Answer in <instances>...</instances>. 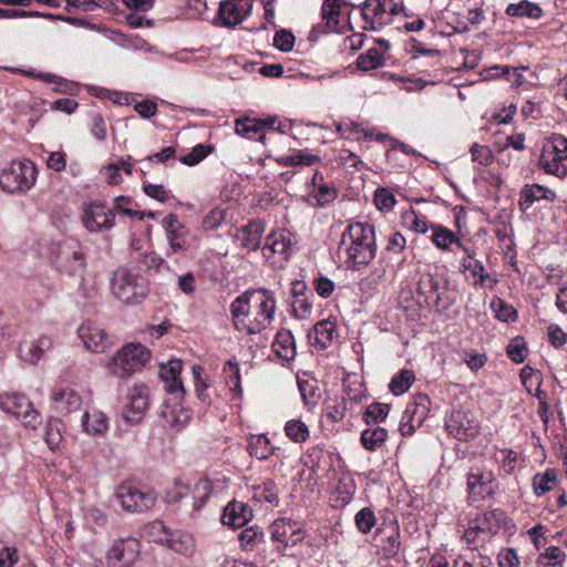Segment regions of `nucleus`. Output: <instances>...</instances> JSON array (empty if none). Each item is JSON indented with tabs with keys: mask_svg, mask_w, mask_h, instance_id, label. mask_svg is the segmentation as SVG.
<instances>
[{
	"mask_svg": "<svg viewBox=\"0 0 567 567\" xmlns=\"http://www.w3.org/2000/svg\"><path fill=\"white\" fill-rule=\"evenodd\" d=\"M339 249L344 250L348 269L359 270L375 257L374 227L368 223L350 224L341 236Z\"/></svg>",
	"mask_w": 567,
	"mask_h": 567,
	"instance_id": "obj_1",
	"label": "nucleus"
},
{
	"mask_svg": "<svg viewBox=\"0 0 567 567\" xmlns=\"http://www.w3.org/2000/svg\"><path fill=\"white\" fill-rule=\"evenodd\" d=\"M113 295L123 303L141 302L148 293L144 278L132 269L121 267L113 272L111 279Z\"/></svg>",
	"mask_w": 567,
	"mask_h": 567,
	"instance_id": "obj_2",
	"label": "nucleus"
},
{
	"mask_svg": "<svg viewBox=\"0 0 567 567\" xmlns=\"http://www.w3.org/2000/svg\"><path fill=\"white\" fill-rule=\"evenodd\" d=\"M567 137L554 133L544 143L538 159L539 167L559 178L567 176Z\"/></svg>",
	"mask_w": 567,
	"mask_h": 567,
	"instance_id": "obj_3",
	"label": "nucleus"
},
{
	"mask_svg": "<svg viewBox=\"0 0 567 567\" xmlns=\"http://www.w3.org/2000/svg\"><path fill=\"white\" fill-rule=\"evenodd\" d=\"M151 357L150 350L141 343H131L116 352L109 362L110 372L117 378H126L140 371Z\"/></svg>",
	"mask_w": 567,
	"mask_h": 567,
	"instance_id": "obj_4",
	"label": "nucleus"
},
{
	"mask_svg": "<svg viewBox=\"0 0 567 567\" xmlns=\"http://www.w3.org/2000/svg\"><path fill=\"white\" fill-rule=\"evenodd\" d=\"M37 168L31 161L11 162L0 174V186L4 192H25L35 182Z\"/></svg>",
	"mask_w": 567,
	"mask_h": 567,
	"instance_id": "obj_5",
	"label": "nucleus"
},
{
	"mask_svg": "<svg viewBox=\"0 0 567 567\" xmlns=\"http://www.w3.org/2000/svg\"><path fill=\"white\" fill-rule=\"evenodd\" d=\"M255 313L250 320L249 334L265 330L274 319L276 301L274 292L267 288L252 289V308Z\"/></svg>",
	"mask_w": 567,
	"mask_h": 567,
	"instance_id": "obj_6",
	"label": "nucleus"
},
{
	"mask_svg": "<svg viewBox=\"0 0 567 567\" xmlns=\"http://www.w3.org/2000/svg\"><path fill=\"white\" fill-rule=\"evenodd\" d=\"M115 497L122 508L128 513H143L148 511L156 502L154 493L143 491L131 484H121L116 488Z\"/></svg>",
	"mask_w": 567,
	"mask_h": 567,
	"instance_id": "obj_7",
	"label": "nucleus"
},
{
	"mask_svg": "<svg viewBox=\"0 0 567 567\" xmlns=\"http://www.w3.org/2000/svg\"><path fill=\"white\" fill-rule=\"evenodd\" d=\"M430 411V398L426 394H417L413 402L409 403L400 421L402 436H411L420 427Z\"/></svg>",
	"mask_w": 567,
	"mask_h": 567,
	"instance_id": "obj_8",
	"label": "nucleus"
},
{
	"mask_svg": "<svg viewBox=\"0 0 567 567\" xmlns=\"http://www.w3.org/2000/svg\"><path fill=\"white\" fill-rule=\"evenodd\" d=\"M55 265L68 275L81 274L86 266V258L76 241H64L59 246Z\"/></svg>",
	"mask_w": 567,
	"mask_h": 567,
	"instance_id": "obj_9",
	"label": "nucleus"
},
{
	"mask_svg": "<svg viewBox=\"0 0 567 567\" xmlns=\"http://www.w3.org/2000/svg\"><path fill=\"white\" fill-rule=\"evenodd\" d=\"M447 432L458 441L473 440L480 432V422L466 411L455 410L445 420Z\"/></svg>",
	"mask_w": 567,
	"mask_h": 567,
	"instance_id": "obj_10",
	"label": "nucleus"
},
{
	"mask_svg": "<svg viewBox=\"0 0 567 567\" xmlns=\"http://www.w3.org/2000/svg\"><path fill=\"white\" fill-rule=\"evenodd\" d=\"M495 475L484 467L474 466L467 474V491L472 501H482L495 493Z\"/></svg>",
	"mask_w": 567,
	"mask_h": 567,
	"instance_id": "obj_11",
	"label": "nucleus"
},
{
	"mask_svg": "<svg viewBox=\"0 0 567 567\" xmlns=\"http://www.w3.org/2000/svg\"><path fill=\"white\" fill-rule=\"evenodd\" d=\"M271 540L279 543L284 548L296 546L303 539V532L298 524L288 518L276 519L270 526Z\"/></svg>",
	"mask_w": 567,
	"mask_h": 567,
	"instance_id": "obj_12",
	"label": "nucleus"
},
{
	"mask_svg": "<svg viewBox=\"0 0 567 567\" xmlns=\"http://www.w3.org/2000/svg\"><path fill=\"white\" fill-rule=\"evenodd\" d=\"M150 405V389L143 383H135L131 393L130 402L124 410V419L136 424L144 417Z\"/></svg>",
	"mask_w": 567,
	"mask_h": 567,
	"instance_id": "obj_13",
	"label": "nucleus"
},
{
	"mask_svg": "<svg viewBox=\"0 0 567 567\" xmlns=\"http://www.w3.org/2000/svg\"><path fill=\"white\" fill-rule=\"evenodd\" d=\"M113 209L102 203H91L84 212L83 221L87 230L102 231L114 226Z\"/></svg>",
	"mask_w": 567,
	"mask_h": 567,
	"instance_id": "obj_14",
	"label": "nucleus"
},
{
	"mask_svg": "<svg viewBox=\"0 0 567 567\" xmlns=\"http://www.w3.org/2000/svg\"><path fill=\"white\" fill-rule=\"evenodd\" d=\"M391 0H364L359 6L361 17L364 21L363 29L368 31H378L385 24V14L388 13V2Z\"/></svg>",
	"mask_w": 567,
	"mask_h": 567,
	"instance_id": "obj_15",
	"label": "nucleus"
},
{
	"mask_svg": "<svg viewBox=\"0 0 567 567\" xmlns=\"http://www.w3.org/2000/svg\"><path fill=\"white\" fill-rule=\"evenodd\" d=\"M252 308V289L243 292L230 303V313L235 329L249 334L250 320L248 317Z\"/></svg>",
	"mask_w": 567,
	"mask_h": 567,
	"instance_id": "obj_16",
	"label": "nucleus"
},
{
	"mask_svg": "<svg viewBox=\"0 0 567 567\" xmlns=\"http://www.w3.org/2000/svg\"><path fill=\"white\" fill-rule=\"evenodd\" d=\"M212 482L207 478H200L198 480L193 488L190 489L189 486L184 485L182 483H176L175 492L172 495L173 501H181L182 498L186 497L189 492H192V496L194 499V508L200 509L206 501L208 499L210 492H212Z\"/></svg>",
	"mask_w": 567,
	"mask_h": 567,
	"instance_id": "obj_17",
	"label": "nucleus"
},
{
	"mask_svg": "<svg viewBox=\"0 0 567 567\" xmlns=\"http://www.w3.org/2000/svg\"><path fill=\"white\" fill-rule=\"evenodd\" d=\"M52 349V339L48 336H41L34 341L23 340L19 346V357L24 362L35 364Z\"/></svg>",
	"mask_w": 567,
	"mask_h": 567,
	"instance_id": "obj_18",
	"label": "nucleus"
},
{
	"mask_svg": "<svg viewBox=\"0 0 567 567\" xmlns=\"http://www.w3.org/2000/svg\"><path fill=\"white\" fill-rule=\"evenodd\" d=\"M182 365V360L174 359L159 368V377L165 383V390L171 394H175L177 398H182L185 393L183 382L179 378Z\"/></svg>",
	"mask_w": 567,
	"mask_h": 567,
	"instance_id": "obj_19",
	"label": "nucleus"
},
{
	"mask_svg": "<svg viewBox=\"0 0 567 567\" xmlns=\"http://www.w3.org/2000/svg\"><path fill=\"white\" fill-rule=\"evenodd\" d=\"M167 240L173 252L186 250L188 247V229L182 225L176 215L169 214L164 219Z\"/></svg>",
	"mask_w": 567,
	"mask_h": 567,
	"instance_id": "obj_20",
	"label": "nucleus"
},
{
	"mask_svg": "<svg viewBox=\"0 0 567 567\" xmlns=\"http://www.w3.org/2000/svg\"><path fill=\"white\" fill-rule=\"evenodd\" d=\"M506 515L501 509H494L482 515L475 517L472 522L474 524V528L489 540L494 535H496L504 524Z\"/></svg>",
	"mask_w": 567,
	"mask_h": 567,
	"instance_id": "obj_21",
	"label": "nucleus"
},
{
	"mask_svg": "<svg viewBox=\"0 0 567 567\" xmlns=\"http://www.w3.org/2000/svg\"><path fill=\"white\" fill-rule=\"evenodd\" d=\"M291 250V240L289 236L281 231H272L266 237V243L262 246V255L269 259L275 255L287 259Z\"/></svg>",
	"mask_w": 567,
	"mask_h": 567,
	"instance_id": "obj_22",
	"label": "nucleus"
},
{
	"mask_svg": "<svg viewBox=\"0 0 567 567\" xmlns=\"http://www.w3.org/2000/svg\"><path fill=\"white\" fill-rule=\"evenodd\" d=\"M78 334L89 350L94 352L104 351L107 337L102 328L92 323H83L79 328Z\"/></svg>",
	"mask_w": 567,
	"mask_h": 567,
	"instance_id": "obj_23",
	"label": "nucleus"
},
{
	"mask_svg": "<svg viewBox=\"0 0 567 567\" xmlns=\"http://www.w3.org/2000/svg\"><path fill=\"white\" fill-rule=\"evenodd\" d=\"M161 415L165 420L166 425L175 431H181L192 417L188 409L179 403L171 404L168 402L164 404Z\"/></svg>",
	"mask_w": 567,
	"mask_h": 567,
	"instance_id": "obj_24",
	"label": "nucleus"
},
{
	"mask_svg": "<svg viewBox=\"0 0 567 567\" xmlns=\"http://www.w3.org/2000/svg\"><path fill=\"white\" fill-rule=\"evenodd\" d=\"M264 233V221L260 219L249 221L239 231L238 238L240 240V245L249 251L257 250L260 247Z\"/></svg>",
	"mask_w": 567,
	"mask_h": 567,
	"instance_id": "obj_25",
	"label": "nucleus"
},
{
	"mask_svg": "<svg viewBox=\"0 0 567 567\" xmlns=\"http://www.w3.org/2000/svg\"><path fill=\"white\" fill-rule=\"evenodd\" d=\"M52 401L55 409L61 413H71L82 404L81 396L70 388L55 389L52 394Z\"/></svg>",
	"mask_w": 567,
	"mask_h": 567,
	"instance_id": "obj_26",
	"label": "nucleus"
},
{
	"mask_svg": "<svg viewBox=\"0 0 567 567\" xmlns=\"http://www.w3.org/2000/svg\"><path fill=\"white\" fill-rule=\"evenodd\" d=\"M235 132L248 140L265 144L266 134L262 131L260 118L244 116L235 121Z\"/></svg>",
	"mask_w": 567,
	"mask_h": 567,
	"instance_id": "obj_27",
	"label": "nucleus"
},
{
	"mask_svg": "<svg viewBox=\"0 0 567 567\" xmlns=\"http://www.w3.org/2000/svg\"><path fill=\"white\" fill-rule=\"evenodd\" d=\"M343 7H354L348 0H323L321 6V18L324 21V28L330 31H338L340 24V14Z\"/></svg>",
	"mask_w": 567,
	"mask_h": 567,
	"instance_id": "obj_28",
	"label": "nucleus"
},
{
	"mask_svg": "<svg viewBox=\"0 0 567 567\" xmlns=\"http://www.w3.org/2000/svg\"><path fill=\"white\" fill-rule=\"evenodd\" d=\"M251 516V509L247 504L230 502L224 509L221 522L224 525L241 527Z\"/></svg>",
	"mask_w": 567,
	"mask_h": 567,
	"instance_id": "obj_29",
	"label": "nucleus"
},
{
	"mask_svg": "<svg viewBox=\"0 0 567 567\" xmlns=\"http://www.w3.org/2000/svg\"><path fill=\"white\" fill-rule=\"evenodd\" d=\"M276 354L286 361H291L296 357V341L292 332L288 329H280L272 343Z\"/></svg>",
	"mask_w": 567,
	"mask_h": 567,
	"instance_id": "obj_30",
	"label": "nucleus"
},
{
	"mask_svg": "<svg viewBox=\"0 0 567 567\" xmlns=\"http://www.w3.org/2000/svg\"><path fill=\"white\" fill-rule=\"evenodd\" d=\"M218 13L223 24L228 28L236 27L245 18L243 7L237 0H226L220 2Z\"/></svg>",
	"mask_w": 567,
	"mask_h": 567,
	"instance_id": "obj_31",
	"label": "nucleus"
},
{
	"mask_svg": "<svg viewBox=\"0 0 567 567\" xmlns=\"http://www.w3.org/2000/svg\"><path fill=\"white\" fill-rule=\"evenodd\" d=\"M554 198L555 193L553 190L535 184L532 186H526L520 192L519 205L523 209H528L536 200H553Z\"/></svg>",
	"mask_w": 567,
	"mask_h": 567,
	"instance_id": "obj_32",
	"label": "nucleus"
},
{
	"mask_svg": "<svg viewBox=\"0 0 567 567\" xmlns=\"http://www.w3.org/2000/svg\"><path fill=\"white\" fill-rule=\"evenodd\" d=\"M247 451L250 456L264 461L274 454L275 447L265 434H258L249 437Z\"/></svg>",
	"mask_w": 567,
	"mask_h": 567,
	"instance_id": "obj_33",
	"label": "nucleus"
},
{
	"mask_svg": "<svg viewBox=\"0 0 567 567\" xmlns=\"http://www.w3.org/2000/svg\"><path fill=\"white\" fill-rule=\"evenodd\" d=\"M30 401L25 395L22 394H3L0 395V409L14 415L17 419L21 416L25 409H29Z\"/></svg>",
	"mask_w": 567,
	"mask_h": 567,
	"instance_id": "obj_34",
	"label": "nucleus"
},
{
	"mask_svg": "<svg viewBox=\"0 0 567 567\" xmlns=\"http://www.w3.org/2000/svg\"><path fill=\"white\" fill-rule=\"evenodd\" d=\"M505 12L507 16L516 18L526 17L530 19H539L543 16L542 8L537 3L528 0H522L518 3H509Z\"/></svg>",
	"mask_w": 567,
	"mask_h": 567,
	"instance_id": "obj_35",
	"label": "nucleus"
},
{
	"mask_svg": "<svg viewBox=\"0 0 567 567\" xmlns=\"http://www.w3.org/2000/svg\"><path fill=\"white\" fill-rule=\"evenodd\" d=\"M82 426L90 435L103 434L107 427V420L100 411L85 412L82 416Z\"/></svg>",
	"mask_w": 567,
	"mask_h": 567,
	"instance_id": "obj_36",
	"label": "nucleus"
},
{
	"mask_svg": "<svg viewBox=\"0 0 567 567\" xmlns=\"http://www.w3.org/2000/svg\"><path fill=\"white\" fill-rule=\"evenodd\" d=\"M336 333L334 321L330 319L321 320L315 326V343L321 349H326L331 344Z\"/></svg>",
	"mask_w": 567,
	"mask_h": 567,
	"instance_id": "obj_37",
	"label": "nucleus"
},
{
	"mask_svg": "<svg viewBox=\"0 0 567 567\" xmlns=\"http://www.w3.org/2000/svg\"><path fill=\"white\" fill-rule=\"evenodd\" d=\"M444 290L442 278L432 274H423L417 282V292L430 303V299L439 291Z\"/></svg>",
	"mask_w": 567,
	"mask_h": 567,
	"instance_id": "obj_38",
	"label": "nucleus"
},
{
	"mask_svg": "<svg viewBox=\"0 0 567 567\" xmlns=\"http://www.w3.org/2000/svg\"><path fill=\"white\" fill-rule=\"evenodd\" d=\"M388 437V431L381 426L368 427L361 433V443L368 451L380 447Z\"/></svg>",
	"mask_w": 567,
	"mask_h": 567,
	"instance_id": "obj_39",
	"label": "nucleus"
},
{
	"mask_svg": "<svg viewBox=\"0 0 567 567\" xmlns=\"http://www.w3.org/2000/svg\"><path fill=\"white\" fill-rule=\"evenodd\" d=\"M223 374L226 383L230 386V390L240 396L243 394V389L240 383L239 364L236 359H230L224 364Z\"/></svg>",
	"mask_w": 567,
	"mask_h": 567,
	"instance_id": "obj_40",
	"label": "nucleus"
},
{
	"mask_svg": "<svg viewBox=\"0 0 567 567\" xmlns=\"http://www.w3.org/2000/svg\"><path fill=\"white\" fill-rule=\"evenodd\" d=\"M432 229L431 239L437 248L446 250L452 244L461 245V239L452 230L439 225L432 226Z\"/></svg>",
	"mask_w": 567,
	"mask_h": 567,
	"instance_id": "obj_41",
	"label": "nucleus"
},
{
	"mask_svg": "<svg viewBox=\"0 0 567 567\" xmlns=\"http://www.w3.org/2000/svg\"><path fill=\"white\" fill-rule=\"evenodd\" d=\"M126 549H127L126 542L123 539H120V540L115 542L113 544V546L111 547V549L109 551V558L121 563L123 567H130L133 564V561L136 559L138 551L134 547H131L128 557H125Z\"/></svg>",
	"mask_w": 567,
	"mask_h": 567,
	"instance_id": "obj_42",
	"label": "nucleus"
},
{
	"mask_svg": "<svg viewBox=\"0 0 567 567\" xmlns=\"http://www.w3.org/2000/svg\"><path fill=\"white\" fill-rule=\"evenodd\" d=\"M252 498L258 502L278 504V487L272 480H267L260 485L254 486Z\"/></svg>",
	"mask_w": 567,
	"mask_h": 567,
	"instance_id": "obj_43",
	"label": "nucleus"
},
{
	"mask_svg": "<svg viewBox=\"0 0 567 567\" xmlns=\"http://www.w3.org/2000/svg\"><path fill=\"white\" fill-rule=\"evenodd\" d=\"M281 166H310L320 161V157L312 154H307L302 151L292 155H284L275 159Z\"/></svg>",
	"mask_w": 567,
	"mask_h": 567,
	"instance_id": "obj_44",
	"label": "nucleus"
},
{
	"mask_svg": "<svg viewBox=\"0 0 567 567\" xmlns=\"http://www.w3.org/2000/svg\"><path fill=\"white\" fill-rule=\"evenodd\" d=\"M265 534L258 526H251L240 532L238 539L245 550H254L264 542Z\"/></svg>",
	"mask_w": 567,
	"mask_h": 567,
	"instance_id": "obj_45",
	"label": "nucleus"
},
{
	"mask_svg": "<svg viewBox=\"0 0 567 567\" xmlns=\"http://www.w3.org/2000/svg\"><path fill=\"white\" fill-rule=\"evenodd\" d=\"M384 63L383 55L378 49H369L365 53H362L357 59V66L361 71H371L382 66Z\"/></svg>",
	"mask_w": 567,
	"mask_h": 567,
	"instance_id": "obj_46",
	"label": "nucleus"
},
{
	"mask_svg": "<svg viewBox=\"0 0 567 567\" xmlns=\"http://www.w3.org/2000/svg\"><path fill=\"white\" fill-rule=\"evenodd\" d=\"M390 412V405L381 402H373L365 409L363 421L370 424H378L384 421Z\"/></svg>",
	"mask_w": 567,
	"mask_h": 567,
	"instance_id": "obj_47",
	"label": "nucleus"
},
{
	"mask_svg": "<svg viewBox=\"0 0 567 567\" xmlns=\"http://www.w3.org/2000/svg\"><path fill=\"white\" fill-rule=\"evenodd\" d=\"M414 379L413 371L404 369L391 380L389 388L395 395L403 394L410 389Z\"/></svg>",
	"mask_w": 567,
	"mask_h": 567,
	"instance_id": "obj_48",
	"label": "nucleus"
},
{
	"mask_svg": "<svg viewBox=\"0 0 567 567\" xmlns=\"http://www.w3.org/2000/svg\"><path fill=\"white\" fill-rule=\"evenodd\" d=\"M285 433L296 443L306 442L309 437V429L300 420H289L285 425Z\"/></svg>",
	"mask_w": 567,
	"mask_h": 567,
	"instance_id": "obj_49",
	"label": "nucleus"
},
{
	"mask_svg": "<svg viewBox=\"0 0 567 567\" xmlns=\"http://www.w3.org/2000/svg\"><path fill=\"white\" fill-rule=\"evenodd\" d=\"M556 481L554 470H547L544 474H536L533 478L534 493L542 496L553 488Z\"/></svg>",
	"mask_w": 567,
	"mask_h": 567,
	"instance_id": "obj_50",
	"label": "nucleus"
},
{
	"mask_svg": "<svg viewBox=\"0 0 567 567\" xmlns=\"http://www.w3.org/2000/svg\"><path fill=\"white\" fill-rule=\"evenodd\" d=\"M153 528H159L164 532L165 534V542L168 544L169 548H172L173 550L177 551V553H182V554H187V551L189 550V537H184V539H175L174 538V534L171 533L168 530V528L163 525V523L161 522H156L154 523L153 525Z\"/></svg>",
	"mask_w": 567,
	"mask_h": 567,
	"instance_id": "obj_51",
	"label": "nucleus"
},
{
	"mask_svg": "<svg viewBox=\"0 0 567 567\" xmlns=\"http://www.w3.org/2000/svg\"><path fill=\"white\" fill-rule=\"evenodd\" d=\"M298 388L307 406H316L321 398L320 389L309 381H299Z\"/></svg>",
	"mask_w": 567,
	"mask_h": 567,
	"instance_id": "obj_52",
	"label": "nucleus"
},
{
	"mask_svg": "<svg viewBox=\"0 0 567 567\" xmlns=\"http://www.w3.org/2000/svg\"><path fill=\"white\" fill-rule=\"evenodd\" d=\"M354 520L355 526L363 534L371 532L377 522L374 512L370 507H363L360 509L355 514Z\"/></svg>",
	"mask_w": 567,
	"mask_h": 567,
	"instance_id": "obj_53",
	"label": "nucleus"
},
{
	"mask_svg": "<svg viewBox=\"0 0 567 567\" xmlns=\"http://www.w3.org/2000/svg\"><path fill=\"white\" fill-rule=\"evenodd\" d=\"M470 153L472 161L483 166H488L494 161V154L487 145L474 143L470 148Z\"/></svg>",
	"mask_w": 567,
	"mask_h": 567,
	"instance_id": "obj_54",
	"label": "nucleus"
},
{
	"mask_svg": "<svg viewBox=\"0 0 567 567\" xmlns=\"http://www.w3.org/2000/svg\"><path fill=\"white\" fill-rule=\"evenodd\" d=\"M347 412V401L344 398H334L327 404L326 415L332 422H340Z\"/></svg>",
	"mask_w": 567,
	"mask_h": 567,
	"instance_id": "obj_55",
	"label": "nucleus"
},
{
	"mask_svg": "<svg viewBox=\"0 0 567 567\" xmlns=\"http://www.w3.org/2000/svg\"><path fill=\"white\" fill-rule=\"evenodd\" d=\"M45 442L51 450H56L60 447L62 442L61 429L59 425V421H50L45 427Z\"/></svg>",
	"mask_w": 567,
	"mask_h": 567,
	"instance_id": "obj_56",
	"label": "nucleus"
},
{
	"mask_svg": "<svg viewBox=\"0 0 567 567\" xmlns=\"http://www.w3.org/2000/svg\"><path fill=\"white\" fill-rule=\"evenodd\" d=\"M526 352L527 348L523 338L513 339L507 347V355L515 363L524 362Z\"/></svg>",
	"mask_w": 567,
	"mask_h": 567,
	"instance_id": "obj_57",
	"label": "nucleus"
},
{
	"mask_svg": "<svg viewBox=\"0 0 567 567\" xmlns=\"http://www.w3.org/2000/svg\"><path fill=\"white\" fill-rule=\"evenodd\" d=\"M143 190L148 197L156 199L159 203H166L172 197L171 192L166 189L162 184L155 185L144 182Z\"/></svg>",
	"mask_w": 567,
	"mask_h": 567,
	"instance_id": "obj_58",
	"label": "nucleus"
},
{
	"mask_svg": "<svg viewBox=\"0 0 567 567\" xmlns=\"http://www.w3.org/2000/svg\"><path fill=\"white\" fill-rule=\"evenodd\" d=\"M293 44H295V35L290 31L282 29L275 33L274 45L279 51L289 52L292 50Z\"/></svg>",
	"mask_w": 567,
	"mask_h": 567,
	"instance_id": "obj_59",
	"label": "nucleus"
},
{
	"mask_svg": "<svg viewBox=\"0 0 567 567\" xmlns=\"http://www.w3.org/2000/svg\"><path fill=\"white\" fill-rule=\"evenodd\" d=\"M374 204L380 210H391L395 205V197L386 188H378L374 193Z\"/></svg>",
	"mask_w": 567,
	"mask_h": 567,
	"instance_id": "obj_60",
	"label": "nucleus"
},
{
	"mask_svg": "<svg viewBox=\"0 0 567 567\" xmlns=\"http://www.w3.org/2000/svg\"><path fill=\"white\" fill-rule=\"evenodd\" d=\"M311 309L312 305L306 296L292 298L291 313L293 317L298 319H306L311 313Z\"/></svg>",
	"mask_w": 567,
	"mask_h": 567,
	"instance_id": "obj_61",
	"label": "nucleus"
},
{
	"mask_svg": "<svg viewBox=\"0 0 567 567\" xmlns=\"http://www.w3.org/2000/svg\"><path fill=\"white\" fill-rule=\"evenodd\" d=\"M212 151V146L204 144L196 145L187 155L182 158V162L186 165L193 166L203 161Z\"/></svg>",
	"mask_w": 567,
	"mask_h": 567,
	"instance_id": "obj_62",
	"label": "nucleus"
},
{
	"mask_svg": "<svg viewBox=\"0 0 567 567\" xmlns=\"http://www.w3.org/2000/svg\"><path fill=\"white\" fill-rule=\"evenodd\" d=\"M463 539L472 549H477L484 543L488 542L486 536L474 528L472 520L470 522L468 528L464 532Z\"/></svg>",
	"mask_w": 567,
	"mask_h": 567,
	"instance_id": "obj_63",
	"label": "nucleus"
},
{
	"mask_svg": "<svg viewBox=\"0 0 567 567\" xmlns=\"http://www.w3.org/2000/svg\"><path fill=\"white\" fill-rule=\"evenodd\" d=\"M499 567H518L519 558L512 548H503L497 556Z\"/></svg>",
	"mask_w": 567,
	"mask_h": 567,
	"instance_id": "obj_64",
	"label": "nucleus"
}]
</instances>
